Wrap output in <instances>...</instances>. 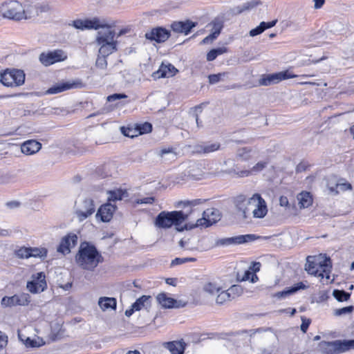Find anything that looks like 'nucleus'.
Wrapping results in <instances>:
<instances>
[{
    "instance_id": "1",
    "label": "nucleus",
    "mask_w": 354,
    "mask_h": 354,
    "mask_svg": "<svg viewBox=\"0 0 354 354\" xmlns=\"http://www.w3.org/2000/svg\"><path fill=\"white\" fill-rule=\"evenodd\" d=\"M196 209H192L189 212H183V211H162L159 213L155 220L154 224L158 228L167 229L172 225H175L178 231L183 230H191L194 227H207L216 223L218 220V211L214 209H207L203 212V216L198 218L195 224L187 223L184 227L178 228L180 224L185 221L192 212Z\"/></svg>"
},
{
    "instance_id": "2",
    "label": "nucleus",
    "mask_w": 354,
    "mask_h": 354,
    "mask_svg": "<svg viewBox=\"0 0 354 354\" xmlns=\"http://www.w3.org/2000/svg\"><path fill=\"white\" fill-rule=\"evenodd\" d=\"M286 333H266L261 337L258 354H280V348L290 349L289 342H284Z\"/></svg>"
},
{
    "instance_id": "3",
    "label": "nucleus",
    "mask_w": 354,
    "mask_h": 354,
    "mask_svg": "<svg viewBox=\"0 0 354 354\" xmlns=\"http://www.w3.org/2000/svg\"><path fill=\"white\" fill-rule=\"evenodd\" d=\"M102 255L96 248L86 242L80 245L75 261L78 266L84 270H93L102 261Z\"/></svg>"
},
{
    "instance_id": "4",
    "label": "nucleus",
    "mask_w": 354,
    "mask_h": 354,
    "mask_svg": "<svg viewBox=\"0 0 354 354\" xmlns=\"http://www.w3.org/2000/svg\"><path fill=\"white\" fill-rule=\"evenodd\" d=\"M317 349L322 354H342L354 349V339L322 341Z\"/></svg>"
},
{
    "instance_id": "5",
    "label": "nucleus",
    "mask_w": 354,
    "mask_h": 354,
    "mask_svg": "<svg viewBox=\"0 0 354 354\" xmlns=\"http://www.w3.org/2000/svg\"><path fill=\"white\" fill-rule=\"evenodd\" d=\"M306 260L305 269L309 274L324 277V274L319 272L322 270L326 274L327 279L330 278L329 273L332 268L330 258L323 259L320 256H308Z\"/></svg>"
},
{
    "instance_id": "6",
    "label": "nucleus",
    "mask_w": 354,
    "mask_h": 354,
    "mask_svg": "<svg viewBox=\"0 0 354 354\" xmlns=\"http://www.w3.org/2000/svg\"><path fill=\"white\" fill-rule=\"evenodd\" d=\"M1 12L5 18L15 21L26 19V13L24 6L17 1H10L1 5Z\"/></svg>"
},
{
    "instance_id": "7",
    "label": "nucleus",
    "mask_w": 354,
    "mask_h": 354,
    "mask_svg": "<svg viewBox=\"0 0 354 354\" xmlns=\"http://www.w3.org/2000/svg\"><path fill=\"white\" fill-rule=\"evenodd\" d=\"M73 26L77 29H94L109 28H111L115 26V22H107L104 19L93 17L92 19H77L73 21Z\"/></svg>"
},
{
    "instance_id": "8",
    "label": "nucleus",
    "mask_w": 354,
    "mask_h": 354,
    "mask_svg": "<svg viewBox=\"0 0 354 354\" xmlns=\"http://www.w3.org/2000/svg\"><path fill=\"white\" fill-rule=\"evenodd\" d=\"M1 82L6 86H18L24 84L25 73L19 69L6 70L1 73Z\"/></svg>"
},
{
    "instance_id": "9",
    "label": "nucleus",
    "mask_w": 354,
    "mask_h": 354,
    "mask_svg": "<svg viewBox=\"0 0 354 354\" xmlns=\"http://www.w3.org/2000/svg\"><path fill=\"white\" fill-rule=\"evenodd\" d=\"M19 338L24 342L26 347L35 348L39 347L46 344H50L51 342H57L60 340L63 337V333H50L46 340H44L43 338L35 335L32 339L30 337H26L24 333H17Z\"/></svg>"
},
{
    "instance_id": "10",
    "label": "nucleus",
    "mask_w": 354,
    "mask_h": 354,
    "mask_svg": "<svg viewBox=\"0 0 354 354\" xmlns=\"http://www.w3.org/2000/svg\"><path fill=\"white\" fill-rule=\"evenodd\" d=\"M67 53L62 49L43 52L39 55V60L45 66H49L56 62H63L67 59Z\"/></svg>"
},
{
    "instance_id": "11",
    "label": "nucleus",
    "mask_w": 354,
    "mask_h": 354,
    "mask_svg": "<svg viewBox=\"0 0 354 354\" xmlns=\"http://www.w3.org/2000/svg\"><path fill=\"white\" fill-rule=\"evenodd\" d=\"M95 211L93 200L86 198L75 204V214L80 221H83L91 216Z\"/></svg>"
},
{
    "instance_id": "12",
    "label": "nucleus",
    "mask_w": 354,
    "mask_h": 354,
    "mask_svg": "<svg viewBox=\"0 0 354 354\" xmlns=\"http://www.w3.org/2000/svg\"><path fill=\"white\" fill-rule=\"evenodd\" d=\"M297 77L296 75L292 74L289 71H281L279 73L264 75L259 80V83L261 86H270L272 84H277L282 80Z\"/></svg>"
},
{
    "instance_id": "13",
    "label": "nucleus",
    "mask_w": 354,
    "mask_h": 354,
    "mask_svg": "<svg viewBox=\"0 0 354 354\" xmlns=\"http://www.w3.org/2000/svg\"><path fill=\"white\" fill-rule=\"evenodd\" d=\"M26 288L32 294L44 291L47 288L46 276L43 272L32 275V280L27 282Z\"/></svg>"
},
{
    "instance_id": "14",
    "label": "nucleus",
    "mask_w": 354,
    "mask_h": 354,
    "mask_svg": "<svg viewBox=\"0 0 354 354\" xmlns=\"http://www.w3.org/2000/svg\"><path fill=\"white\" fill-rule=\"evenodd\" d=\"M259 236L255 235V234H245V235H239L234 237H229V238H223L218 239L216 241V246H223V245H239L245 243L252 242L257 239H259Z\"/></svg>"
},
{
    "instance_id": "15",
    "label": "nucleus",
    "mask_w": 354,
    "mask_h": 354,
    "mask_svg": "<svg viewBox=\"0 0 354 354\" xmlns=\"http://www.w3.org/2000/svg\"><path fill=\"white\" fill-rule=\"evenodd\" d=\"M252 201H254L252 205V214L254 218H263L268 213V207L266 202L259 194H254L252 196Z\"/></svg>"
},
{
    "instance_id": "16",
    "label": "nucleus",
    "mask_w": 354,
    "mask_h": 354,
    "mask_svg": "<svg viewBox=\"0 0 354 354\" xmlns=\"http://www.w3.org/2000/svg\"><path fill=\"white\" fill-rule=\"evenodd\" d=\"M234 203L237 214L243 218H247L252 209V205L254 203V201H252V196L246 198L243 195L239 196L236 198Z\"/></svg>"
},
{
    "instance_id": "17",
    "label": "nucleus",
    "mask_w": 354,
    "mask_h": 354,
    "mask_svg": "<svg viewBox=\"0 0 354 354\" xmlns=\"http://www.w3.org/2000/svg\"><path fill=\"white\" fill-rule=\"evenodd\" d=\"M30 302V296L27 293L15 295L12 297H3L1 304L3 307L15 306H28Z\"/></svg>"
},
{
    "instance_id": "18",
    "label": "nucleus",
    "mask_w": 354,
    "mask_h": 354,
    "mask_svg": "<svg viewBox=\"0 0 354 354\" xmlns=\"http://www.w3.org/2000/svg\"><path fill=\"white\" fill-rule=\"evenodd\" d=\"M77 241L78 237L77 234L70 232L62 239L57 251L64 255L68 254L71 252V249L77 244Z\"/></svg>"
},
{
    "instance_id": "19",
    "label": "nucleus",
    "mask_w": 354,
    "mask_h": 354,
    "mask_svg": "<svg viewBox=\"0 0 354 354\" xmlns=\"http://www.w3.org/2000/svg\"><path fill=\"white\" fill-rule=\"evenodd\" d=\"M170 35L169 30L163 27H156L145 33V38L158 43H162L167 41Z\"/></svg>"
},
{
    "instance_id": "20",
    "label": "nucleus",
    "mask_w": 354,
    "mask_h": 354,
    "mask_svg": "<svg viewBox=\"0 0 354 354\" xmlns=\"http://www.w3.org/2000/svg\"><path fill=\"white\" fill-rule=\"evenodd\" d=\"M152 297L149 295H142L131 305V308L126 310L124 314L130 317L135 311L140 310L142 308L148 309L151 307Z\"/></svg>"
},
{
    "instance_id": "21",
    "label": "nucleus",
    "mask_w": 354,
    "mask_h": 354,
    "mask_svg": "<svg viewBox=\"0 0 354 354\" xmlns=\"http://www.w3.org/2000/svg\"><path fill=\"white\" fill-rule=\"evenodd\" d=\"M83 84L80 80L66 82L53 85L46 91L47 94H57L66 90L82 87Z\"/></svg>"
},
{
    "instance_id": "22",
    "label": "nucleus",
    "mask_w": 354,
    "mask_h": 354,
    "mask_svg": "<svg viewBox=\"0 0 354 354\" xmlns=\"http://www.w3.org/2000/svg\"><path fill=\"white\" fill-rule=\"evenodd\" d=\"M196 26V23L187 20L185 21H174L171 24V28L176 32L188 35Z\"/></svg>"
},
{
    "instance_id": "23",
    "label": "nucleus",
    "mask_w": 354,
    "mask_h": 354,
    "mask_svg": "<svg viewBox=\"0 0 354 354\" xmlns=\"http://www.w3.org/2000/svg\"><path fill=\"white\" fill-rule=\"evenodd\" d=\"M116 206L111 203L102 205L98 209L96 216H100L103 222L109 221L113 217V212L115 211Z\"/></svg>"
},
{
    "instance_id": "24",
    "label": "nucleus",
    "mask_w": 354,
    "mask_h": 354,
    "mask_svg": "<svg viewBox=\"0 0 354 354\" xmlns=\"http://www.w3.org/2000/svg\"><path fill=\"white\" fill-rule=\"evenodd\" d=\"M41 148V144L35 140L25 141L21 145V152L26 155H32L38 152Z\"/></svg>"
},
{
    "instance_id": "25",
    "label": "nucleus",
    "mask_w": 354,
    "mask_h": 354,
    "mask_svg": "<svg viewBox=\"0 0 354 354\" xmlns=\"http://www.w3.org/2000/svg\"><path fill=\"white\" fill-rule=\"evenodd\" d=\"M163 346L169 351L171 354H183L186 344L183 340L164 342Z\"/></svg>"
},
{
    "instance_id": "26",
    "label": "nucleus",
    "mask_w": 354,
    "mask_h": 354,
    "mask_svg": "<svg viewBox=\"0 0 354 354\" xmlns=\"http://www.w3.org/2000/svg\"><path fill=\"white\" fill-rule=\"evenodd\" d=\"M240 333H221L219 338L222 339L225 342L224 346L229 348H232L234 346H240V339L239 335Z\"/></svg>"
},
{
    "instance_id": "27",
    "label": "nucleus",
    "mask_w": 354,
    "mask_h": 354,
    "mask_svg": "<svg viewBox=\"0 0 354 354\" xmlns=\"http://www.w3.org/2000/svg\"><path fill=\"white\" fill-rule=\"evenodd\" d=\"M106 30L99 31L96 37L97 43H118V41L115 39V32L114 30H110L109 28H106Z\"/></svg>"
},
{
    "instance_id": "28",
    "label": "nucleus",
    "mask_w": 354,
    "mask_h": 354,
    "mask_svg": "<svg viewBox=\"0 0 354 354\" xmlns=\"http://www.w3.org/2000/svg\"><path fill=\"white\" fill-rule=\"evenodd\" d=\"M178 72V70L171 64H162L158 71L153 73V77L157 78L172 77Z\"/></svg>"
},
{
    "instance_id": "29",
    "label": "nucleus",
    "mask_w": 354,
    "mask_h": 354,
    "mask_svg": "<svg viewBox=\"0 0 354 354\" xmlns=\"http://www.w3.org/2000/svg\"><path fill=\"white\" fill-rule=\"evenodd\" d=\"M306 288V286L304 285L303 282H299L292 287L288 288L284 290L276 292L274 296L278 299H283L297 292L299 290H304Z\"/></svg>"
},
{
    "instance_id": "30",
    "label": "nucleus",
    "mask_w": 354,
    "mask_h": 354,
    "mask_svg": "<svg viewBox=\"0 0 354 354\" xmlns=\"http://www.w3.org/2000/svg\"><path fill=\"white\" fill-rule=\"evenodd\" d=\"M98 306L102 311L115 310L117 301L114 297H101L98 300Z\"/></svg>"
},
{
    "instance_id": "31",
    "label": "nucleus",
    "mask_w": 354,
    "mask_h": 354,
    "mask_svg": "<svg viewBox=\"0 0 354 354\" xmlns=\"http://www.w3.org/2000/svg\"><path fill=\"white\" fill-rule=\"evenodd\" d=\"M156 299L158 304L165 308H173L176 303V300L168 297L167 295L164 292L158 294L156 297Z\"/></svg>"
},
{
    "instance_id": "32",
    "label": "nucleus",
    "mask_w": 354,
    "mask_h": 354,
    "mask_svg": "<svg viewBox=\"0 0 354 354\" xmlns=\"http://www.w3.org/2000/svg\"><path fill=\"white\" fill-rule=\"evenodd\" d=\"M100 46L99 54L103 56H109L117 50L118 43H97Z\"/></svg>"
},
{
    "instance_id": "33",
    "label": "nucleus",
    "mask_w": 354,
    "mask_h": 354,
    "mask_svg": "<svg viewBox=\"0 0 354 354\" xmlns=\"http://www.w3.org/2000/svg\"><path fill=\"white\" fill-rule=\"evenodd\" d=\"M297 199L301 208H306L311 205L313 198L309 192H301L298 196Z\"/></svg>"
},
{
    "instance_id": "34",
    "label": "nucleus",
    "mask_w": 354,
    "mask_h": 354,
    "mask_svg": "<svg viewBox=\"0 0 354 354\" xmlns=\"http://www.w3.org/2000/svg\"><path fill=\"white\" fill-rule=\"evenodd\" d=\"M203 290L209 295L215 296L221 291V287L216 283L208 282L204 284Z\"/></svg>"
},
{
    "instance_id": "35",
    "label": "nucleus",
    "mask_w": 354,
    "mask_h": 354,
    "mask_svg": "<svg viewBox=\"0 0 354 354\" xmlns=\"http://www.w3.org/2000/svg\"><path fill=\"white\" fill-rule=\"evenodd\" d=\"M254 151L248 147L239 149L236 152V157L243 160H248L253 157Z\"/></svg>"
},
{
    "instance_id": "36",
    "label": "nucleus",
    "mask_w": 354,
    "mask_h": 354,
    "mask_svg": "<svg viewBox=\"0 0 354 354\" xmlns=\"http://www.w3.org/2000/svg\"><path fill=\"white\" fill-rule=\"evenodd\" d=\"M17 181V176L14 173H5L0 175V185L12 184Z\"/></svg>"
},
{
    "instance_id": "37",
    "label": "nucleus",
    "mask_w": 354,
    "mask_h": 354,
    "mask_svg": "<svg viewBox=\"0 0 354 354\" xmlns=\"http://www.w3.org/2000/svg\"><path fill=\"white\" fill-rule=\"evenodd\" d=\"M227 52V48L225 46L212 49L207 54V60L209 62L214 61L218 55Z\"/></svg>"
},
{
    "instance_id": "38",
    "label": "nucleus",
    "mask_w": 354,
    "mask_h": 354,
    "mask_svg": "<svg viewBox=\"0 0 354 354\" xmlns=\"http://www.w3.org/2000/svg\"><path fill=\"white\" fill-rule=\"evenodd\" d=\"M232 298H234V296L231 297L230 292L227 290L221 291L216 295V303L217 304H223L226 301H230Z\"/></svg>"
},
{
    "instance_id": "39",
    "label": "nucleus",
    "mask_w": 354,
    "mask_h": 354,
    "mask_svg": "<svg viewBox=\"0 0 354 354\" xmlns=\"http://www.w3.org/2000/svg\"><path fill=\"white\" fill-rule=\"evenodd\" d=\"M108 193L109 201H120L124 195L127 194L125 190H122L121 189L109 191Z\"/></svg>"
},
{
    "instance_id": "40",
    "label": "nucleus",
    "mask_w": 354,
    "mask_h": 354,
    "mask_svg": "<svg viewBox=\"0 0 354 354\" xmlns=\"http://www.w3.org/2000/svg\"><path fill=\"white\" fill-rule=\"evenodd\" d=\"M333 296L338 301H346L351 297V293L346 292L344 290H337L335 289L333 292Z\"/></svg>"
},
{
    "instance_id": "41",
    "label": "nucleus",
    "mask_w": 354,
    "mask_h": 354,
    "mask_svg": "<svg viewBox=\"0 0 354 354\" xmlns=\"http://www.w3.org/2000/svg\"><path fill=\"white\" fill-rule=\"evenodd\" d=\"M229 73L223 72L218 74H212L208 76L209 83L215 84L220 81L224 80L225 78H228Z\"/></svg>"
},
{
    "instance_id": "42",
    "label": "nucleus",
    "mask_w": 354,
    "mask_h": 354,
    "mask_svg": "<svg viewBox=\"0 0 354 354\" xmlns=\"http://www.w3.org/2000/svg\"><path fill=\"white\" fill-rule=\"evenodd\" d=\"M198 147L200 148V151H203V153H210L219 149L220 144L218 142L207 143L200 145Z\"/></svg>"
},
{
    "instance_id": "43",
    "label": "nucleus",
    "mask_w": 354,
    "mask_h": 354,
    "mask_svg": "<svg viewBox=\"0 0 354 354\" xmlns=\"http://www.w3.org/2000/svg\"><path fill=\"white\" fill-rule=\"evenodd\" d=\"M136 130L138 135L147 133L151 131L152 125L149 122H144L136 125Z\"/></svg>"
},
{
    "instance_id": "44",
    "label": "nucleus",
    "mask_w": 354,
    "mask_h": 354,
    "mask_svg": "<svg viewBox=\"0 0 354 354\" xmlns=\"http://www.w3.org/2000/svg\"><path fill=\"white\" fill-rule=\"evenodd\" d=\"M30 257H46L48 250L46 248H30Z\"/></svg>"
},
{
    "instance_id": "45",
    "label": "nucleus",
    "mask_w": 354,
    "mask_h": 354,
    "mask_svg": "<svg viewBox=\"0 0 354 354\" xmlns=\"http://www.w3.org/2000/svg\"><path fill=\"white\" fill-rule=\"evenodd\" d=\"M354 310L353 306H348L342 308H337L334 310V315L342 316L347 314H351Z\"/></svg>"
},
{
    "instance_id": "46",
    "label": "nucleus",
    "mask_w": 354,
    "mask_h": 354,
    "mask_svg": "<svg viewBox=\"0 0 354 354\" xmlns=\"http://www.w3.org/2000/svg\"><path fill=\"white\" fill-rule=\"evenodd\" d=\"M196 261V258L194 257H185V258H175L171 261V266H175L180 264H183L188 262H195Z\"/></svg>"
},
{
    "instance_id": "47",
    "label": "nucleus",
    "mask_w": 354,
    "mask_h": 354,
    "mask_svg": "<svg viewBox=\"0 0 354 354\" xmlns=\"http://www.w3.org/2000/svg\"><path fill=\"white\" fill-rule=\"evenodd\" d=\"M205 201H206L205 199L198 198V199H194L192 201H180V202H179V204H182L183 205V207H188V206L195 207L196 205L204 203Z\"/></svg>"
},
{
    "instance_id": "48",
    "label": "nucleus",
    "mask_w": 354,
    "mask_h": 354,
    "mask_svg": "<svg viewBox=\"0 0 354 354\" xmlns=\"http://www.w3.org/2000/svg\"><path fill=\"white\" fill-rule=\"evenodd\" d=\"M95 66L100 69H105L107 66V61L106 57L100 55V54L97 56V58L95 62Z\"/></svg>"
},
{
    "instance_id": "49",
    "label": "nucleus",
    "mask_w": 354,
    "mask_h": 354,
    "mask_svg": "<svg viewBox=\"0 0 354 354\" xmlns=\"http://www.w3.org/2000/svg\"><path fill=\"white\" fill-rule=\"evenodd\" d=\"M121 131L124 134V136L129 138H133L138 136L136 128L134 129L129 127H121Z\"/></svg>"
},
{
    "instance_id": "50",
    "label": "nucleus",
    "mask_w": 354,
    "mask_h": 354,
    "mask_svg": "<svg viewBox=\"0 0 354 354\" xmlns=\"http://www.w3.org/2000/svg\"><path fill=\"white\" fill-rule=\"evenodd\" d=\"M267 164L268 162L264 161L257 162L252 168H251L252 174H255L262 171L266 167Z\"/></svg>"
},
{
    "instance_id": "51",
    "label": "nucleus",
    "mask_w": 354,
    "mask_h": 354,
    "mask_svg": "<svg viewBox=\"0 0 354 354\" xmlns=\"http://www.w3.org/2000/svg\"><path fill=\"white\" fill-rule=\"evenodd\" d=\"M17 255L19 258H22V259L29 258V257H30V250H29V248H21L17 251Z\"/></svg>"
},
{
    "instance_id": "52",
    "label": "nucleus",
    "mask_w": 354,
    "mask_h": 354,
    "mask_svg": "<svg viewBox=\"0 0 354 354\" xmlns=\"http://www.w3.org/2000/svg\"><path fill=\"white\" fill-rule=\"evenodd\" d=\"M51 10L52 8L48 3H41L37 7V13L49 12Z\"/></svg>"
},
{
    "instance_id": "53",
    "label": "nucleus",
    "mask_w": 354,
    "mask_h": 354,
    "mask_svg": "<svg viewBox=\"0 0 354 354\" xmlns=\"http://www.w3.org/2000/svg\"><path fill=\"white\" fill-rule=\"evenodd\" d=\"M212 32H218V34L221 33V31L223 28V23L220 20H215L212 23Z\"/></svg>"
},
{
    "instance_id": "54",
    "label": "nucleus",
    "mask_w": 354,
    "mask_h": 354,
    "mask_svg": "<svg viewBox=\"0 0 354 354\" xmlns=\"http://www.w3.org/2000/svg\"><path fill=\"white\" fill-rule=\"evenodd\" d=\"M218 35L219 34H218V32H215L213 31L211 34H209L208 36H207L202 40L201 44H206L211 43L214 39H216Z\"/></svg>"
},
{
    "instance_id": "55",
    "label": "nucleus",
    "mask_w": 354,
    "mask_h": 354,
    "mask_svg": "<svg viewBox=\"0 0 354 354\" xmlns=\"http://www.w3.org/2000/svg\"><path fill=\"white\" fill-rule=\"evenodd\" d=\"M160 156L162 158H165L166 155H169L171 158H174L176 157V153L173 151L172 149H162L159 152Z\"/></svg>"
},
{
    "instance_id": "56",
    "label": "nucleus",
    "mask_w": 354,
    "mask_h": 354,
    "mask_svg": "<svg viewBox=\"0 0 354 354\" xmlns=\"http://www.w3.org/2000/svg\"><path fill=\"white\" fill-rule=\"evenodd\" d=\"M257 4H258V3L255 1H252L245 3L242 6L241 9L240 10V12H241L245 10H248L255 7Z\"/></svg>"
},
{
    "instance_id": "57",
    "label": "nucleus",
    "mask_w": 354,
    "mask_h": 354,
    "mask_svg": "<svg viewBox=\"0 0 354 354\" xmlns=\"http://www.w3.org/2000/svg\"><path fill=\"white\" fill-rule=\"evenodd\" d=\"M127 97V95L125 94L122 93H115L111 95H109L107 97V101L108 102H113L115 100H118L122 98Z\"/></svg>"
},
{
    "instance_id": "58",
    "label": "nucleus",
    "mask_w": 354,
    "mask_h": 354,
    "mask_svg": "<svg viewBox=\"0 0 354 354\" xmlns=\"http://www.w3.org/2000/svg\"><path fill=\"white\" fill-rule=\"evenodd\" d=\"M227 291H230V295L231 297L234 296V295L237 294H240L241 292H242V290H241V286H236V285H234L232 286H231L228 290Z\"/></svg>"
},
{
    "instance_id": "59",
    "label": "nucleus",
    "mask_w": 354,
    "mask_h": 354,
    "mask_svg": "<svg viewBox=\"0 0 354 354\" xmlns=\"http://www.w3.org/2000/svg\"><path fill=\"white\" fill-rule=\"evenodd\" d=\"M263 32V28H262V26H261V25L260 24L259 26H258L255 28L252 29L250 31V35L251 37H254V36L260 35Z\"/></svg>"
},
{
    "instance_id": "60",
    "label": "nucleus",
    "mask_w": 354,
    "mask_h": 354,
    "mask_svg": "<svg viewBox=\"0 0 354 354\" xmlns=\"http://www.w3.org/2000/svg\"><path fill=\"white\" fill-rule=\"evenodd\" d=\"M155 199L153 197H145L143 198L138 199L137 203L138 204H152Z\"/></svg>"
},
{
    "instance_id": "61",
    "label": "nucleus",
    "mask_w": 354,
    "mask_h": 354,
    "mask_svg": "<svg viewBox=\"0 0 354 354\" xmlns=\"http://www.w3.org/2000/svg\"><path fill=\"white\" fill-rule=\"evenodd\" d=\"M277 20L275 19V20H273V21H269V22L262 21L260 24H261L262 28H263V31H264L265 30H266L268 28L274 26L275 24H277Z\"/></svg>"
},
{
    "instance_id": "62",
    "label": "nucleus",
    "mask_w": 354,
    "mask_h": 354,
    "mask_svg": "<svg viewBox=\"0 0 354 354\" xmlns=\"http://www.w3.org/2000/svg\"><path fill=\"white\" fill-rule=\"evenodd\" d=\"M310 324V320L309 319L302 318V324H301V330L302 332H306L308 328V326Z\"/></svg>"
},
{
    "instance_id": "63",
    "label": "nucleus",
    "mask_w": 354,
    "mask_h": 354,
    "mask_svg": "<svg viewBox=\"0 0 354 354\" xmlns=\"http://www.w3.org/2000/svg\"><path fill=\"white\" fill-rule=\"evenodd\" d=\"M279 204L282 207H288V200L286 196H281L279 198Z\"/></svg>"
},
{
    "instance_id": "64",
    "label": "nucleus",
    "mask_w": 354,
    "mask_h": 354,
    "mask_svg": "<svg viewBox=\"0 0 354 354\" xmlns=\"http://www.w3.org/2000/svg\"><path fill=\"white\" fill-rule=\"evenodd\" d=\"M261 267V263L259 262H253L252 266L250 267V269L253 271V272H257L259 271Z\"/></svg>"
}]
</instances>
